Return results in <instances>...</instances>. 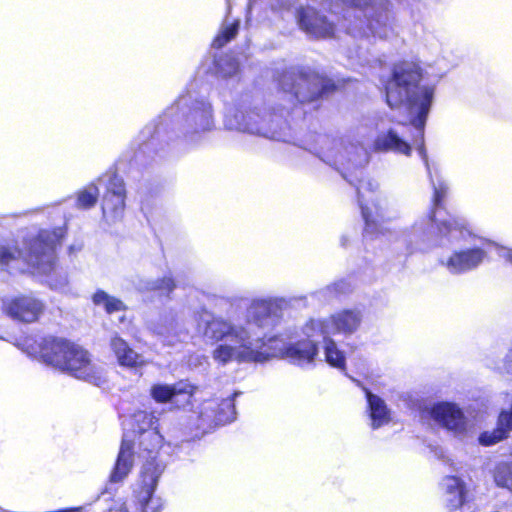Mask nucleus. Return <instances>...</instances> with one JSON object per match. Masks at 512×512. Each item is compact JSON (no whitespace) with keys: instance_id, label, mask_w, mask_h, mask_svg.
<instances>
[{"instance_id":"obj_33","label":"nucleus","mask_w":512,"mask_h":512,"mask_svg":"<svg viewBox=\"0 0 512 512\" xmlns=\"http://www.w3.org/2000/svg\"><path fill=\"white\" fill-rule=\"evenodd\" d=\"M221 405H225L227 408H229L231 410V413L234 414L235 413V405L233 403V400L231 399H226L224 400Z\"/></svg>"},{"instance_id":"obj_6","label":"nucleus","mask_w":512,"mask_h":512,"mask_svg":"<svg viewBox=\"0 0 512 512\" xmlns=\"http://www.w3.org/2000/svg\"><path fill=\"white\" fill-rule=\"evenodd\" d=\"M349 79L333 78L327 73L297 66L282 71L277 89L293 105H307L327 100L342 91Z\"/></svg>"},{"instance_id":"obj_26","label":"nucleus","mask_w":512,"mask_h":512,"mask_svg":"<svg viewBox=\"0 0 512 512\" xmlns=\"http://www.w3.org/2000/svg\"><path fill=\"white\" fill-rule=\"evenodd\" d=\"M92 302L96 306L103 305L107 314H113L119 311H125L126 305L119 298L109 295L104 290L98 289L92 295Z\"/></svg>"},{"instance_id":"obj_8","label":"nucleus","mask_w":512,"mask_h":512,"mask_svg":"<svg viewBox=\"0 0 512 512\" xmlns=\"http://www.w3.org/2000/svg\"><path fill=\"white\" fill-rule=\"evenodd\" d=\"M165 464L159 461H146L141 469L137 488L133 491L135 512H162L164 501L155 491Z\"/></svg>"},{"instance_id":"obj_9","label":"nucleus","mask_w":512,"mask_h":512,"mask_svg":"<svg viewBox=\"0 0 512 512\" xmlns=\"http://www.w3.org/2000/svg\"><path fill=\"white\" fill-rule=\"evenodd\" d=\"M355 188L365 231L373 234L381 232L382 225L387 219L380 202L379 184L374 179L365 178L360 179Z\"/></svg>"},{"instance_id":"obj_29","label":"nucleus","mask_w":512,"mask_h":512,"mask_svg":"<svg viewBox=\"0 0 512 512\" xmlns=\"http://www.w3.org/2000/svg\"><path fill=\"white\" fill-rule=\"evenodd\" d=\"M240 28L239 20H235L221 29L212 39L211 46L214 49H221L230 41L236 38Z\"/></svg>"},{"instance_id":"obj_11","label":"nucleus","mask_w":512,"mask_h":512,"mask_svg":"<svg viewBox=\"0 0 512 512\" xmlns=\"http://www.w3.org/2000/svg\"><path fill=\"white\" fill-rule=\"evenodd\" d=\"M197 390L198 387L188 379H181L173 384H153L150 388V397L156 403H171L177 409H184L193 406Z\"/></svg>"},{"instance_id":"obj_30","label":"nucleus","mask_w":512,"mask_h":512,"mask_svg":"<svg viewBox=\"0 0 512 512\" xmlns=\"http://www.w3.org/2000/svg\"><path fill=\"white\" fill-rule=\"evenodd\" d=\"M493 479L498 487L512 492V461L498 463L493 470Z\"/></svg>"},{"instance_id":"obj_27","label":"nucleus","mask_w":512,"mask_h":512,"mask_svg":"<svg viewBox=\"0 0 512 512\" xmlns=\"http://www.w3.org/2000/svg\"><path fill=\"white\" fill-rule=\"evenodd\" d=\"M273 312V305L266 300L255 301L249 308V319L257 326L262 327Z\"/></svg>"},{"instance_id":"obj_24","label":"nucleus","mask_w":512,"mask_h":512,"mask_svg":"<svg viewBox=\"0 0 512 512\" xmlns=\"http://www.w3.org/2000/svg\"><path fill=\"white\" fill-rule=\"evenodd\" d=\"M366 399L368 403L369 416L371 418V425L373 429H377L389 423L390 411L387 408L383 399L373 394L370 390L366 389Z\"/></svg>"},{"instance_id":"obj_34","label":"nucleus","mask_w":512,"mask_h":512,"mask_svg":"<svg viewBox=\"0 0 512 512\" xmlns=\"http://www.w3.org/2000/svg\"><path fill=\"white\" fill-rule=\"evenodd\" d=\"M116 512H129V510L125 504H122L116 509Z\"/></svg>"},{"instance_id":"obj_25","label":"nucleus","mask_w":512,"mask_h":512,"mask_svg":"<svg viewBox=\"0 0 512 512\" xmlns=\"http://www.w3.org/2000/svg\"><path fill=\"white\" fill-rule=\"evenodd\" d=\"M324 354L326 362L333 368L346 371V357L342 350L337 347L336 342L330 338H324Z\"/></svg>"},{"instance_id":"obj_7","label":"nucleus","mask_w":512,"mask_h":512,"mask_svg":"<svg viewBox=\"0 0 512 512\" xmlns=\"http://www.w3.org/2000/svg\"><path fill=\"white\" fill-rule=\"evenodd\" d=\"M205 335L213 342L229 340L236 345L219 344L212 352L213 359L220 364L232 361L263 363L272 357V354L253 349L248 343V332L243 327H237L223 318H212L207 321Z\"/></svg>"},{"instance_id":"obj_31","label":"nucleus","mask_w":512,"mask_h":512,"mask_svg":"<svg viewBox=\"0 0 512 512\" xmlns=\"http://www.w3.org/2000/svg\"><path fill=\"white\" fill-rule=\"evenodd\" d=\"M93 191L87 189L81 190L77 195L76 204L79 208L90 209L97 203L99 190L97 186H92Z\"/></svg>"},{"instance_id":"obj_10","label":"nucleus","mask_w":512,"mask_h":512,"mask_svg":"<svg viewBox=\"0 0 512 512\" xmlns=\"http://www.w3.org/2000/svg\"><path fill=\"white\" fill-rule=\"evenodd\" d=\"M46 309L45 301L32 293L8 297L1 303V311L5 316L23 324L38 322Z\"/></svg>"},{"instance_id":"obj_19","label":"nucleus","mask_w":512,"mask_h":512,"mask_svg":"<svg viewBox=\"0 0 512 512\" xmlns=\"http://www.w3.org/2000/svg\"><path fill=\"white\" fill-rule=\"evenodd\" d=\"M445 480L446 508L449 512L460 510L468 502L466 483L458 476L448 475Z\"/></svg>"},{"instance_id":"obj_5","label":"nucleus","mask_w":512,"mask_h":512,"mask_svg":"<svg viewBox=\"0 0 512 512\" xmlns=\"http://www.w3.org/2000/svg\"><path fill=\"white\" fill-rule=\"evenodd\" d=\"M159 418L152 411L137 410L130 420L132 438L123 437L116 461L109 475L111 483L122 482L134 466V447L146 461H157L156 457L164 445V437L160 432Z\"/></svg>"},{"instance_id":"obj_23","label":"nucleus","mask_w":512,"mask_h":512,"mask_svg":"<svg viewBox=\"0 0 512 512\" xmlns=\"http://www.w3.org/2000/svg\"><path fill=\"white\" fill-rule=\"evenodd\" d=\"M374 146L379 151H393L395 153L410 156L412 148L410 144L403 140L399 135L392 129L379 135L374 142Z\"/></svg>"},{"instance_id":"obj_16","label":"nucleus","mask_w":512,"mask_h":512,"mask_svg":"<svg viewBox=\"0 0 512 512\" xmlns=\"http://www.w3.org/2000/svg\"><path fill=\"white\" fill-rule=\"evenodd\" d=\"M485 255V251L480 247L455 251L448 258L446 266L452 273H462L476 268Z\"/></svg>"},{"instance_id":"obj_3","label":"nucleus","mask_w":512,"mask_h":512,"mask_svg":"<svg viewBox=\"0 0 512 512\" xmlns=\"http://www.w3.org/2000/svg\"><path fill=\"white\" fill-rule=\"evenodd\" d=\"M21 345L28 354L38 356L45 364L74 378L95 386L106 382L102 370L93 363L90 352L71 339L46 335L38 340L27 336Z\"/></svg>"},{"instance_id":"obj_4","label":"nucleus","mask_w":512,"mask_h":512,"mask_svg":"<svg viewBox=\"0 0 512 512\" xmlns=\"http://www.w3.org/2000/svg\"><path fill=\"white\" fill-rule=\"evenodd\" d=\"M67 235V228L59 226L40 229L23 240L24 248L15 244L0 245V270L24 272L23 266L38 274L49 276L57 267L56 250Z\"/></svg>"},{"instance_id":"obj_2","label":"nucleus","mask_w":512,"mask_h":512,"mask_svg":"<svg viewBox=\"0 0 512 512\" xmlns=\"http://www.w3.org/2000/svg\"><path fill=\"white\" fill-rule=\"evenodd\" d=\"M21 345L28 354L38 356L45 364L74 378L95 386L106 382L102 370L93 363L90 352L71 339L46 335L38 340L27 336Z\"/></svg>"},{"instance_id":"obj_1","label":"nucleus","mask_w":512,"mask_h":512,"mask_svg":"<svg viewBox=\"0 0 512 512\" xmlns=\"http://www.w3.org/2000/svg\"><path fill=\"white\" fill-rule=\"evenodd\" d=\"M423 78L421 66L413 61L402 60L392 66L390 76L384 81L385 100L391 109L404 105L417 106V115L411 124L419 132L418 151L425 154L424 128L434 98L435 88L420 87Z\"/></svg>"},{"instance_id":"obj_32","label":"nucleus","mask_w":512,"mask_h":512,"mask_svg":"<svg viewBox=\"0 0 512 512\" xmlns=\"http://www.w3.org/2000/svg\"><path fill=\"white\" fill-rule=\"evenodd\" d=\"M342 4L348 8H359L364 9L370 3L368 0H340Z\"/></svg>"},{"instance_id":"obj_17","label":"nucleus","mask_w":512,"mask_h":512,"mask_svg":"<svg viewBox=\"0 0 512 512\" xmlns=\"http://www.w3.org/2000/svg\"><path fill=\"white\" fill-rule=\"evenodd\" d=\"M318 354V344L310 338H304L290 343L282 351V356L297 365L314 362Z\"/></svg>"},{"instance_id":"obj_20","label":"nucleus","mask_w":512,"mask_h":512,"mask_svg":"<svg viewBox=\"0 0 512 512\" xmlns=\"http://www.w3.org/2000/svg\"><path fill=\"white\" fill-rule=\"evenodd\" d=\"M110 347L120 366L138 368L145 365L143 357L137 353L126 340L114 335L110 340Z\"/></svg>"},{"instance_id":"obj_15","label":"nucleus","mask_w":512,"mask_h":512,"mask_svg":"<svg viewBox=\"0 0 512 512\" xmlns=\"http://www.w3.org/2000/svg\"><path fill=\"white\" fill-rule=\"evenodd\" d=\"M447 193L448 188L443 183H440L438 186L434 187L431 207L428 213L430 221L435 223L438 227V230L444 235H448L453 231H462L465 228L462 219L454 215H449V217L444 220H438L437 216L439 211L445 208L444 200L447 196Z\"/></svg>"},{"instance_id":"obj_28","label":"nucleus","mask_w":512,"mask_h":512,"mask_svg":"<svg viewBox=\"0 0 512 512\" xmlns=\"http://www.w3.org/2000/svg\"><path fill=\"white\" fill-rule=\"evenodd\" d=\"M175 279L172 276H163L147 283L145 289L149 292H155L159 296L170 298L176 288Z\"/></svg>"},{"instance_id":"obj_18","label":"nucleus","mask_w":512,"mask_h":512,"mask_svg":"<svg viewBox=\"0 0 512 512\" xmlns=\"http://www.w3.org/2000/svg\"><path fill=\"white\" fill-rule=\"evenodd\" d=\"M512 431V403L508 410H501L497 417L496 427L492 431H484L478 441L482 446H492L509 437Z\"/></svg>"},{"instance_id":"obj_13","label":"nucleus","mask_w":512,"mask_h":512,"mask_svg":"<svg viewBox=\"0 0 512 512\" xmlns=\"http://www.w3.org/2000/svg\"><path fill=\"white\" fill-rule=\"evenodd\" d=\"M429 416L442 428L462 434L466 431L467 420L462 409L452 402H437L429 408Z\"/></svg>"},{"instance_id":"obj_14","label":"nucleus","mask_w":512,"mask_h":512,"mask_svg":"<svg viewBox=\"0 0 512 512\" xmlns=\"http://www.w3.org/2000/svg\"><path fill=\"white\" fill-rule=\"evenodd\" d=\"M298 23L303 31L316 39H330L335 37V24L329 21L327 17L316 8H299Z\"/></svg>"},{"instance_id":"obj_21","label":"nucleus","mask_w":512,"mask_h":512,"mask_svg":"<svg viewBox=\"0 0 512 512\" xmlns=\"http://www.w3.org/2000/svg\"><path fill=\"white\" fill-rule=\"evenodd\" d=\"M394 20V14L388 3L377 4L372 7V11L367 18V27L373 35L380 38L387 37V30L391 29Z\"/></svg>"},{"instance_id":"obj_12","label":"nucleus","mask_w":512,"mask_h":512,"mask_svg":"<svg viewBox=\"0 0 512 512\" xmlns=\"http://www.w3.org/2000/svg\"><path fill=\"white\" fill-rule=\"evenodd\" d=\"M126 195L124 180L114 171L109 176L102 196L101 208L103 214L113 219L121 218L126 208Z\"/></svg>"},{"instance_id":"obj_22","label":"nucleus","mask_w":512,"mask_h":512,"mask_svg":"<svg viewBox=\"0 0 512 512\" xmlns=\"http://www.w3.org/2000/svg\"><path fill=\"white\" fill-rule=\"evenodd\" d=\"M329 320L334 332L352 334L360 327L362 315L358 310L345 309L331 315Z\"/></svg>"}]
</instances>
